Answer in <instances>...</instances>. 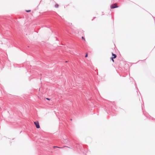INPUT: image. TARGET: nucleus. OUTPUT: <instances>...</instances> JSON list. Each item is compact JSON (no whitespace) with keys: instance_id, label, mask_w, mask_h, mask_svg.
<instances>
[{"instance_id":"nucleus-6","label":"nucleus","mask_w":155,"mask_h":155,"mask_svg":"<svg viewBox=\"0 0 155 155\" xmlns=\"http://www.w3.org/2000/svg\"><path fill=\"white\" fill-rule=\"evenodd\" d=\"M26 12H31V10H26Z\"/></svg>"},{"instance_id":"nucleus-7","label":"nucleus","mask_w":155,"mask_h":155,"mask_svg":"<svg viewBox=\"0 0 155 155\" xmlns=\"http://www.w3.org/2000/svg\"><path fill=\"white\" fill-rule=\"evenodd\" d=\"M87 55H87V54H86L85 55V58L87 57Z\"/></svg>"},{"instance_id":"nucleus-1","label":"nucleus","mask_w":155,"mask_h":155,"mask_svg":"<svg viewBox=\"0 0 155 155\" xmlns=\"http://www.w3.org/2000/svg\"><path fill=\"white\" fill-rule=\"evenodd\" d=\"M118 7L117 4L116 3L110 5V8L111 9L114 8Z\"/></svg>"},{"instance_id":"nucleus-10","label":"nucleus","mask_w":155,"mask_h":155,"mask_svg":"<svg viewBox=\"0 0 155 155\" xmlns=\"http://www.w3.org/2000/svg\"><path fill=\"white\" fill-rule=\"evenodd\" d=\"M68 141V140L66 139V140H65V142H67Z\"/></svg>"},{"instance_id":"nucleus-5","label":"nucleus","mask_w":155,"mask_h":155,"mask_svg":"<svg viewBox=\"0 0 155 155\" xmlns=\"http://www.w3.org/2000/svg\"><path fill=\"white\" fill-rule=\"evenodd\" d=\"M58 7V5L57 4H56L55 5V7L56 8H57Z\"/></svg>"},{"instance_id":"nucleus-3","label":"nucleus","mask_w":155,"mask_h":155,"mask_svg":"<svg viewBox=\"0 0 155 155\" xmlns=\"http://www.w3.org/2000/svg\"><path fill=\"white\" fill-rule=\"evenodd\" d=\"M112 59H114L116 58L117 57V55L115 54H113V53L112 54Z\"/></svg>"},{"instance_id":"nucleus-8","label":"nucleus","mask_w":155,"mask_h":155,"mask_svg":"<svg viewBox=\"0 0 155 155\" xmlns=\"http://www.w3.org/2000/svg\"><path fill=\"white\" fill-rule=\"evenodd\" d=\"M82 39L83 40H85V38L83 37H82Z\"/></svg>"},{"instance_id":"nucleus-11","label":"nucleus","mask_w":155,"mask_h":155,"mask_svg":"<svg viewBox=\"0 0 155 155\" xmlns=\"http://www.w3.org/2000/svg\"><path fill=\"white\" fill-rule=\"evenodd\" d=\"M46 99L48 100H50V99L48 98H46Z\"/></svg>"},{"instance_id":"nucleus-4","label":"nucleus","mask_w":155,"mask_h":155,"mask_svg":"<svg viewBox=\"0 0 155 155\" xmlns=\"http://www.w3.org/2000/svg\"><path fill=\"white\" fill-rule=\"evenodd\" d=\"M68 147L69 148H70L69 147H68L66 146H64L62 147H58L56 146H53V148L54 149L55 148H63L64 147Z\"/></svg>"},{"instance_id":"nucleus-2","label":"nucleus","mask_w":155,"mask_h":155,"mask_svg":"<svg viewBox=\"0 0 155 155\" xmlns=\"http://www.w3.org/2000/svg\"><path fill=\"white\" fill-rule=\"evenodd\" d=\"M34 124L36 126V127L37 128H39L40 127L38 121H36L34 122Z\"/></svg>"},{"instance_id":"nucleus-9","label":"nucleus","mask_w":155,"mask_h":155,"mask_svg":"<svg viewBox=\"0 0 155 155\" xmlns=\"http://www.w3.org/2000/svg\"><path fill=\"white\" fill-rule=\"evenodd\" d=\"M111 59L112 60V61H113L114 62V59H112V57H111Z\"/></svg>"}]
</instances>
